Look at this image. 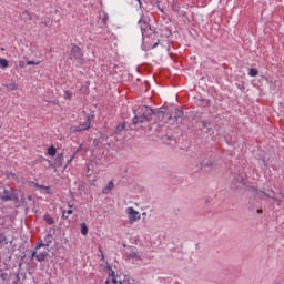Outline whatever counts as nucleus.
Segmentation results:
<instances>
[{"mask_svg": "<svg viewBox=\"0 0 284 284\" xmlns=\"http://www.w3.org/2000/svg\"><path fill=\"white\" fill-rule=\"evenodd\" d=\"M248 74H250L251 77H258V70L252 68V69H250Z\"/></svg>", "mask_w": 284, "mask_h": 284, "instance_id": "20", "label": "nucleus"}, {"mask_svg": "<svg viewBox=\"0 0 284 284\" xmlns=\"http://www.w3.org/2000/svg\"><path fill=\"white\" fill-rule=\"evenodd\" d=\"M65 213H67L68 215H70V214H73L74 211H73L72 209H69L68 211H65Z\"/></svg>", "mask_w": 284, "mask_h": 284, "instance_id": "25", "label": "nucleus"}, {"mask_svg": "<svg viewBox=\"0 0 284 284\" xmlns=\"http://www.w3.org/2000/svg\"><path fill=\"white\" fill-rule=\"evenodd\" d=\"M111 190H114V182L110 181L106 185V187H104L102 190V194H108Z\"/></svg>", "mask_w": 284, "mask_h": 284, "instance_id": "13", "label": "nucleus"}, {"mask_svg": "<svg viewBox=\"0 0 284 284\" xmlns=\"http://www.w3.org/2000/svg\"><path fill=\"white\" fill-rule=\"evenodd\" d=\"M123 130H125V123L118 124L115 128V134L123 132Z\"/></svg>", "mask_w": 284, "mask_h": 284, "instance_id": "16", "label": "nucleus"}, {"mask_svg": "<svg viewBox=\"0 0 284 284\" xmlns=\"http://www.w3.org/2000/svg\"><path fill=\"white\" fill-rule=\"evenodd\" d=\"M102 258H105V256L102 254Z\"/></svg>", "mask_w": 284, "mask_h": 284, "instance_id": "32", "label": "nucleus"}, {"mask_svg": "<svg viewBox=\"0 0 284 284\" xmlns=\"http://www.w3.org/2000/svg\"><path fill=\"white\" fill-rule=\"evenodd\" d=\"M139 26H140L141 28H143V24H142V21H141V20H139Z\"/></svg>", "mask_w": 284, "mask_h": 284, "instance_id": "29", "label": "nucleus"}, {"mask_svg": "<svg viewBox=\"0 0 284 284\" xmlns=\"http://www.w3.org/2000/svg\"><path fill=\"white\" fill-rule=\"evenodd\" d=\"M160 283H163V281H165V277H159Z\"/></svg>", "mask_w": 284, "mask_h": 284, "instance_id": "27", "label": "nucleus"}, {"mask_svg": "<svg viewBox=\"0 0 284 284\" xmlns=\"http://www.w3.org/2000/svg\"><path fill=\"white\" fill-rule=\"evenodd\" d=\"M39 250L34 248V251L31 254L32 258H37L39 263H42V261H45V256H48V252H38Z\"/></svg>", "mask_w": 284, "mask_h": 284, "instance_id": "7", "label": "nucleus"}, {"mask_svg": "<svg viewBox=\"0 0 284 284\" xmlns=\"http://www.w3.org/2000/svg\"><path fill=\"white\" fill-rule=\"evenodd\" d=\"M156 45H159V43L153 44V48H156Z\"/></svg>", "mask_w": 284, "mask_h": 284, "instance_id": "31", "label": "nucleus"}, {"mask_svg": "<svg viewBox=\"0 0 284 284\" xmlns=\"http://www.w3.org/2000/svg\"><path fill=\"white\" fill-rule=\"evenodd\" d=\"M219 163L216 162V159L214 158H205L201 162V166L204 168L205 170H216Z\"/></svg>", "mask_w": 284, "mask_h": 284, "instance_id": "4", "label": "nucleus"}, {"mask_svg": "<svg viewBox=\"0 0 284 284\" xmlns=\"http://www.w3.org/2000/svg\"><path fill=\"white\" fill-rule=\"evenodd\" d=\"M83 130H90V119L88 118L82 124L78 126H71L70 132H83Z\"/></svg>", "mask_w": 284, "mask_h": 284, "instance_id": "6", "label": "nucleus"}, {"mask_svg": "<svg viewBox=\"0 0 284 284\" xmlns=\"http://www.w3.org/2000/svg\"><path fill=\"white\" fill-rule=\"evenodd\" d=\"M41 62H34L32 60L27 61V65H39Z\"/></svg>", "mask_w": 284, "mask_h": 284, "instance_id": "24", "label": "nucleus"}, {"mask_svg": "<svg viewBox=\"0 0 284 284\" xmlns=\"http://www.w3.org/2000/svg\"><path fill=\"white\" fill-rule=\"evenodd\" d=\"M48 154L50 156H54V154H57V148H54V146L49 148L48 149Z\"/></svg>", "mask_w": 284, "mask_h": 284, "instance_id": "18", "label": "nucleus"}, {"mask_svg": "<svg viewBox=\"0 0 284 284\" xmlns=\"http://www.w3.org/2000/svg\"><path fill=\"white\" fill-rule=\"evenodd\" d=\"M1 199L2 201H14V194L12 193V190H4Z\"/></svg>", "mask_w": 284, "mask_h": 284, "instance_id": "12", "label": "nucleus"}, {"mask_svg": "<svg viewBox=\"0 0 284 284\" xmlns=\"http://www.w3.org/2000/svg\"><path fill=\"white\" fill-rule=\"evenodd\" d=\"M71 61H75L77 63H83V51L77 44H71V50L69 53Z\"/></svg>", "mask_w": 284, "mask_h": 284, "instance_id": "2", "label": "nucleus"}, {"mask_svg": "<svg viewBox=\"0 0 284 284\" xmlns=\"http://www.w3.org/2000/svg\"><path fill=\"white\" fill-rule=\"evenodd\" d=\"M172 116L176 121V123H181V121H183V116H184L183 110L175 109L173 115H171L170 119H172Z\"/></svg>", "mask_w": 284, "mask_h": 284, "instance_id": "9", "label": "nucleus"}, {"mask_svg": "<svg viewBox=\"0 0 284 284\" xmlns=\"http://www.w3.org/2000/svg\"><path fill=\"white\" fill-rule=\"evenodd\" d=\"M44 26H47L48 28H50V26H52V20L50 18H44L43 21Z\"/></svg>", "mask_w": 284, "mask_h": 284, "instance_id": "22", "label": "nucleus"}, {"mask_svg": "<svg viewBox=\"0 0 284 284\" xmlns=\"http://www.w3.org/2000/svg\"><path fill=\"white\" fill-rule=\"evenodd\" d=\"M126 213L129 216V221H131L132 223H134L141 219V213H139V211L134 210V207H132V206L126 209Z\"/></svg>", "mask_w": 284, "mask_h": 284, "instance_id": "5", "label": "nucleus"}, {"mask_svg": "<svg viewBox=\"0 0 284 284\" xmlns=\"http://www.w3.org/2000/svg\"><path fill=\"white\" fill-rule=\"evenodd\" d=\"M64 99H72V92L71 91H64Z\"/></svg>", "mask_w": 284, "mask_h": 284, "instance_id": "23", "label": "nucleus"}, {"mask_svg": "<svg viewBox=\"0 0 284 284\" xmlns=\"http://www.w3.org/2000/svg\"><path fill=\"white\" fill-rule=\"evenodd\" d=\"M68 216H69L68 213H67L65 211H63V212H62V217H63V219H68Z\"/></svg>", "mask_w": 284, "mask_h": 284, "instance_id": "26", "label": "nucleus"}, {"mask_svg": "<svg viewBox=\"0 0 284 284\" xmlns=\"http://www.w3.org/2000/svg\"><path fill=\"white\" fill-rule=\"evenodd\" d=\"M128 258H130L132 261H141V254L139 253V251H136L135 247H131V250L128 254Z\"/></svg>", "mask_w": 284, "mask_h": 284, "instance_id": "8", "label": "nucleus"}, {"mask_svg": "<svg viewBox=\"0 0 284 284\" xmlns=\"http://www.w3.org/2000/svg\"><path fill=\"white\" fill-rule=\"evenodd\" d=\"M43 219L48 225H54V219L49 214H45Z\"/></svg>", "mask_w": 284, "mask_h": 284, "instance_id": "14", "label": "nucleus"}, {"mask_svg": "<svg viewBox=\"0 0 284 284\" xmlns=\"http://www.w3.org/2000/svg\"><path fill=\"white\" fill-rule=\"evenodd\" d=\"M0 65H1V68H3V69L8 68V65H9L8 60L1 58V59H0Z\"/></svg>", "mask_w": 284, "mask_h": 284, "instance_id": "19", "label": "nucleus"}, {"mask_svg": "<svg viewBox=\"0 0 284 284\" xmlns=\"http://www.w3.org/2000/svg\"><path fill=\"white\" fill-rule=\"evenodd\" d=\"M69 207H72V205L69 204Z\"/></svg>", "mask_w": 284, "mask_h": 284, "instance_id": "33", "label": "nucleus"}, {"mask_svg": "<svg viewBox=\"0 0 284 284\" xmlns=\"http://www.w3.org/2000/svg\"><path fill=\"white\" fill-rule=\"evenodd\" d=\"M105 273L108 274V278L105 281V284H123V282L119 281V276L112 270V266L110 264H106Z\"/></svg>", "mask_w": 284, "mask_h": 284, "instance_id": "3", "label": "nucleus"}, {"mask_svg": "<svg viewBox=\"0 0 284 284\" xmlns=\"http://www.w3.org/2000/svg\"><path fill=\"white\" fill-rule=\"evenodd\" d=\"M136 1H138L139 6L141 8V6H143V3L141 2V0H136Z\"/></svg>", "mask_w": 284, "mask_h": 284, "instance_id": "28", "label": "nucleus"}, {"mask_svg": "<svg viewBox=\"0 0 284 284\" xmlns=\"http://www.w3.org/2000/svg\"><path fill=\"white\" fill-rule=\"evenodd\" d=\"M50 243H52V234H47L44 237V243H39L36 246V250H41V247H48V245H50Z\"/></svg>", "mask_w": 284, "mask_h": 284, "instance_id": "10", "label": "nucleus"}, {"mask_svg": "<svg viewBox=\"0 0 284 284\" xmlns=\"http://www.w3.org/2000/svg\"><path fill=\"white\" fill-rule=\"evenodd\" d=\"M81 234L88 236V225H85V223L81 224Z\"/></svg>", "mask_w": 284, "mask_h": 284, "instance_id": "17", "label": "nucleus"}, {"mask_svg": "<svg viewBox=\"0 0 284 284\" xmlns=\"http://www.w3.org/2000/svg\"><path fill=\"white\" fill-rule=\"evenodd\" d=\"M4 88H7V90H8L9 92H12V91L17 90L18 87H17V83L11 82V83H9V84H6Z\"/></svg>", "mask_w": 284, "mask_h": 284, "instance_id": "15", "label": "nucleus"}, {"mask_svg": "<svg viewBox=\"0 0 284 284\" xmlns=\"http://www.w3.org/2000/svg\"><path fill=\"white\" fill-rule=\"evenodd\" d=\"M257 213L258 214H263V210H257Z\"/></svg>", "mask_w": 284, "mask_h": 284, "instance_id": "30", "label": "nucleus"}, {"mask_svg": "<svg viewBox=\"0 0 284 284\" xmlns=\"http://www.w3.org/2000/svg\"><path fill=\"white\" fill-rule=\"evenodd\" d=\"M122 284H139L136 281H134L133 278H126L123 281Z\"/></svg>", "mask_w": 284, "mask_h": 284, "instance_id": "21", "label": "nucleus"}, {"mask_svg": "<svg viewBox=\"0 0 284 284\" xmlns=\"http://www.w3.org/2000/svg\"><path fill=\"white\" fill-rule=\"evenodd\" d=\"M255 196L257 199H261V196H267V199H272L273 201H276L277 205H281L282 201L280 199H275L273 195H270L268 193H265L263 191H257Z\"/></svg>", "mask_w": 284, "mask_h": 284, "instance_id": "11", "label": "nucleus"}, {"mask_svg": "<svg viewBox=\"0 0 284 284\" xmlns=\"http://www.w3.org/2000/svg\"><path fill=\"white\" fill-rule=\"evenodd\" d=\"M152 116H158V119H163L165 113L159 109H152L150 106H141L135 111L133 118V125H139V123H145V121H152Z\"/></svg>", "mask_w": 284, "mask_h": 284, "instance_id": "1", "label": "nucleus"}]
</instances>
